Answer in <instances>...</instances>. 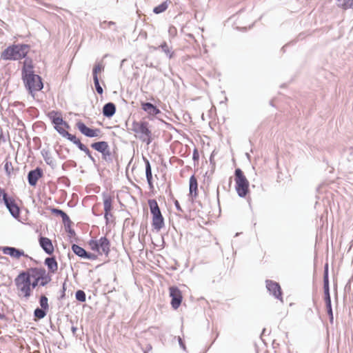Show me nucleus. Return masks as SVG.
Returning a JSON list of instances; mask_svg holds the SVG:
<instances>
[{
	"mask_svg": "<svg viewBox=\"0 0 353 353\" xmlns=\"http://www.w3.org/2000/svg\"><path fill=\"white\" fill-rule=\"evenodd\" d=\"M28 59H26L23 65V72L26 73V87L29 90L32 95H34V92H38L43 88V83L41 78L33 74L32 69L33 68L31 63L27 64ZM30 63H32L30 61Z\"/></svg>",
	"mask_w": 353,
	"mask_h": 353,
	"instance_id": "f257e3e1",
	"label": "nucleus"
},
{
	"mask_svg": "<svg viewBox=\"0 0 353 353\" xmlns=\"http://www.w3.org/2000/svg\"><path fill=\"white\" fill-rule=\"evenodd\" d=\"M46 273L45 270L39 268L29 269L26 273L23 272V291L25 296L30 295L31 288H34L40 279H43Z\"/></svg>",
	"mask_w": 353,
	"mask_h": 353,
	"instance_id": "f03ea898",
	"label": "nucleus"
},
{
	"mask_svg": "<svg viewBox=\"0 0 353 353\" xmlns=\"http://www.w3.org/2000/svg\"><path fill=\"white\" fill-rule=\"evenodd\" d=\"M132 130L135 136L148 145L152 142V132L149 128V123L146 121H134L132 124Z\"/></svg>",
	"mask_w": 353,
	"mask_h": 353,
	"instance_id": "7ed1b4c3",
	"label": "nucleus"
},
{
	"mask_svg": "<svg viewBox=\"0 0 353 353\" xmlns=\"http://www.w3.org/2000/svg\"><path fill=\"white\" fill-rule=\"evenodd\" d=\"M150 212L152 215V225L157 231H159L164 226V219L155 199L148 201Z\"/></svg>",
	"mask_w": 353,
	"mask_h": 353,
	"instance_id": "20e7f679",
	"label": "nucleus"
},
{
	"mask_svg": "<svg viewBox=\"0 0 353 353\" xmlns=\"http://www.w3.org/2000/svg\"><path fill=\"white\" fill-rule=\"evenodd\" d=\"M235 183L237 194L241 197H244L249 192V181L239 168L235 170Z\"/></svg>",
	"mask_w": 353,
	"mask_h": 353,
	"instance_id": "39448f33",
	"label": "nucleus"
},
{
	"mask_svg": "<svg viewBox=\"0 0 353 353\" xmlns=\"http://www.w3.org/2000/svg\"><path fill=\"white\" fill-rule=\"evenodd\" d=\"M89 248L99 255H108L110 252V243L105 237H101L99 239H92L88 242Z\"/></svg>",
	"mask_w": 353,
	"mask_h": 353,
	"instance_id": "423d86ee",
	"label": "nucleus"
},
{
	"mask_svg": "<svg viewBox=\"0 0 353 353\" xmlns=\"http://www.w3.org/2000/svg\"><path fill=\"white\" fill-rule=\"evenodd\" d=\"M22 57V46L12 45L6 48L1 54L3 60H19Z\"/></svg>",
	"mask_w": 353,
	"mask_h": 353,
	"instance_id": "0eeeda50",
	"label": "nucleus"
},
{
	"mask_svg": "<svg viewBox=\"0 0 353 353\" xmlns=\"http://www.w3.org/2000/svg\"><path fill=\"white\" fill-rule=\"evenodd\" d=\"M48 117L54 123L56 130L63 134L65 132V128H68V125L63 120L61 114L59 112L51 111L48 113Z\"/></svg>",
	"mask_w": 353,
	"mask_h": 353,
	"instance_id": "6e6552de",
	"label": "nucleus"
},
{
	"mask_svg": "<svg viewBox=\"0 0 353 353\" xmlns=\"http://www.w3.org/2000/svg\"><path fill=\"white\" fill-rule=\"evenodd\" d=\"M170 296L171 297V305L176 310L179 307L183 301V296L181 291L174 286H172L169 288Z\"/></svg>",
	"mask_w": 353,
	"mask_h": 353,
	"instance_id": "1a4fd4ad",
	"label": "nucleus"
},
{
	"mask_svg": "<svg viewBox=\"0 0 353 353\" xmlns=\"http://www.w3.org/2000/svg\"><path fill=\"white\" fill-rule=\"evenodd\" d=\"M113 196L108 193L103 194V208H104V218L106 221V224L109 222L110 216H112L111 211L113 209L112 202Z\"/></svg>",
	"mask_w": 353,
	"mask_h": 353,
	"instance_id": "9d476101",
	"label": "nucleus"
},
{
	"mask_svg": "<svg viewBox=\"0 0 353 353\" xmlns=\"http://www.w3.org/2000/svg\"><path fill=\"white\" fill-rule=\"evenodd\" d=\"M79 130L85 136L88 137H97L101 134V131L99 128H90L81 121L77 123Z\"/></svg>",
	"mask_w": 353,
	"mask_h": 353,
	"instance_id": "9b49d317",
	"label": "nucleus"
},
{
	"mask_svg": "<svg viewBox=\"0 0 353 353\" xmlns=\"http://www.w3.org/2000/svg\"><path fill=\"white\" fill-rule=\"evenodd\" d=\"M266 288L270 293L275 298L283 301L281 288L278 283L271 280H267Z\"/></svg>",
	"mask_w": 353,
	"mask_h": 353,
	"instance_id": "f8f14e48",
	"label": "nucleus"
},
{
	"mask_svg": "<svg viewBox=\"0 0 353 353\" xmlns=\"http://www.w3.org/2000/svg\"><path fill=\"white\" fill-rule=\"evenodd\" d=\"M39 241L40 246L47 254L50 255L53 254L54 248L49 238L41 236L39 238Z\"/></svg>",
	"mask_w": 353,
	"mask_h": 353,
	"instance_id": "ddd939ff",
	"label": "nucleus"
},
{
	"mask_svg": "<svg viewBox=\"0 0 353 353\" xmlns=\"http://www.w3.org/2000/svg\"><path fill=\"white\" fill-rule=\"evenodd\" d=\"M141 109L149 116H156L161 113L160 110L152 103L149 102H141Z\"/></svg>",
	"mask_w": 353,
	"mask_h": 353,
	"instance_id": "4468645a",
	"label": "nucleus"
},
{
	"mask_svg": "<svg viewBox=\"0 0 353 353\" xmlns=\"http://www.w3.org/2000/svg\"><path fill=\"white\" fill-rule=\"evenodd\" d=\"M91 147L95 150L102 153L104 155L110 154L109 145L105 141H99L94 143L91 145Z\"/></svg>",
	"mask_w": 353,
	"mask_h": 353,
	"instance_id": "2eb2a0df",
	"label": "nucleus"
},
{
	"mask_svg": "<svg viewBox=\"0 0 353 353\" xmlns=\"http://www.w3.org/2000/svg\"><path fill=\"white\" fill-rule=\"evenodd\" d=\"M189 195L192 198H196L198 196V182L194 175L190 178Z\"/></svg>",
	"mask_w": 353,
	"mask_h": 353,
	"instance_id": "dca6fc26",
	"label": "nucleus"
},
{
	"mask_svg": "<svg viewBox=\"0 0 353 353\" xmlns=\"http://www.w3.org/2000/svg\"><path fill=\"white\" fill-rule=\"evenodd\" d=\"M44 264L47 266L49 273L54 274L57 272L58 263L54 257L46 258Z\"/></svg>",
	"mask_w": 353,
	"mask_h": 353,
	"instance_id": "f3484780",
	"label": "nucleus"
},
{
	"mask_svg": "<svg viewBox=\"0 0 353 353\" xmlns=\"http://www.w3.org/2000/svg\"><path fill=\"white\" fill-rule=\"evenodd\" d=\"M42 176V172L40 169H36L32 170L29 172L28 179V182L31 185H35L37 183V181Z\"/></svg>",
	"mask_w": 353,
	"mask_h": 353,
	"instance_id": "a211bd4d",
	"label": "nucleus"
},
{
	"mask_svg": "<svg viewBox=\"0 0 353 353\" xmlns=\"http://www.w3.org/2000/svg\"><path fill=\"white\" fill-rule=\"evenodd\" d=\"M72 251L79 256L85 259H92L93 255L90 253H88L83 248L78 245L74 244L72 246Z\"/></svg>",
	"mask_w": 353,
	"mask_h": 353,
	"instance_id": "6ab92c4d",
	"label": "nucleus"
},
{
	"mask_svg": "<svg viewBox=\"0 0 353 353\" xmlns=\"http://www.w3.org/2000/svg\"><path fill=\"white\" fill-rule=\"evenodd\" d=\"M5 204L13 216L17 217L19 216V208L17 205L14 200L9 199L8 201H6Z\"/></svg>",
	"mask_w": 353,
	"mask_h": 353,
	"instance_id": "aec40b11",
	"label": "nucleus"
},
{
	"mask_svg": "<svg viewBox=\"0 0 353 353\" xmlns=\"http://www.w3.org/2000/svg\"><path fill=\"white\" fill-rule=\"evenodd\" d=\"M116 112V106L113 103H108L103 108V114L105 117H111Z\"/></svg>",
	"mask_w": 353,
	"mask_h": 353,
	"instance_id": "412c9836",
	"label": "nucleus"
},
{
	"mask_svg": "<svg viewBox=\"0 0 353 353\" xmlns=\"http://www.w3.org/2000/svg\"><path fill=\"white\" fill-rule=\"evenodd\" d=\"M143 159H144V161L145 163L146 179H147L149 186L152 188H153V183H152L153 179H152L151 165H150L149 161L147 159L143 158Z\"/></svg>",
	"mask_w": 353,
	"mask_h": 353,
	"instance_id": "4be33fe9",
	"label": "nucleus"
},
{
	"mask_svg": "<svg viewBox=\"0 0 353 353\" xmlns=\"http://www.w3.org/2000/svg\"><path fill=\"white\" fill-rule=\"evenodd\" d=\"M3 252L5 254L10 255L14 258L19 259L21 253L14 248L6 247L3 248Z\"/></svg>",
	"mask_w": 353,
	"mask_h": 353,
	"instance_id": "5701e85b",
	"label": "nucleus"
},
{
	"mask_svg": "<svg viewBox=\"0 0 353 353\" xmlns=\"http://www.w3.org/2000/svg\"><path fill=\"white\" fill-rule=\"evenodd\" d=\"M339 7L343 10H353V0H337Z\"/></svg>",
	"mask_w": 353,
	"mask_h": 353,
	"instance_id": "b1692460",
	"label": "nucleus"
},
{
	"mask_svg": "<svg viewBox=\"0 0 353 353\" xmlns=\"http://www.w3.org/2000/svg\"><path fill=\"white\" fill-rule=\"evenodd\" d=\"M104 70V66L102 63H99L94 65L93 70H92V74H93V79L99 78L98 75L100 74Z\"/></svg>",
	"mask_w": 353,
	"mask_h": 353,
	"instance_id": "393cba45",
	"label": "nucleus"
},
{
	"mask_svg": "<svg viewBox=\"0 0 353 353\" xmlns=\"http://www.w3.org/2000/svg\"><path fill=\"white\" fill-rule=\"evenodd\" d=\"M168 8V4L167 1H165L162 3H161L160 5H159L158 6L155 7L153 10V12L155 14H160V13L165 11Z\"/></svg>",
	"mask_w": 353,
	"mask_h": 353,
	"instance_id": "a878e982",
	"label": "nucleus"
},
{
	"mask_svg": "<svg viewBox=\"0 0 353 353\" xmlns=\"http://www.w3.org/2000/svg\"><path fill=\"white\" fill-rule=\"evenodd\" d=\"M46 310H44L43 308H41V309L37 308L34 310V316H35V317L39 319L44 318L46 314Z\"/></svg>",
	"mask_w": 353,
	"mask_h": 353,
	"instance_id": "bb28decb",
	"label": "nucleus"
},
{
	"mask_svg": "<svg viewBox=\"0 0 353 353\" xmlns=\"http://www.w3.org/2000/svg\"><path fill=\"white\" fill-rule=\"evenodd\" d=\"M48 298L46 296H41L40 298V305L41 308L48 310L49 308Z\"/></svg>",
	"mask_w": 353,
	"mask_h": 353,
	"instance_id": "cd10ccee",
	"label": "nucleus"
},
{
	"mask_svg": "<svg viewBox=\"0 0 353 353\" xmlns=\"http://www.w3.org/2000/svg\"><path fill=\"white\" fill-rule=\"evenodd\" d=\"M76 299L81 301V302H84L85 301V299H86V296H85V293L83 291V290H77V292H76Z\"/></svg>",
	"mask_w": 353,
	"mask_h": 353,
	"instance_id": "c85d7f7f",
	"label": "nucleus"
},
{
	"mask_svg": "<svg viewBox=\"0 0 353 353\" xmlns=\"http://www.w3.org/2000/svg\"><path fill=\"white\" fill-rule=\"evenodd\" d=\"M323 285H329L328 263H325L324 267Z\"/></svg>",
	"mask_w": 353,
	"mask_h": 353,
	"instance_id": "c756f323",
	"label": "nucleus"
},
{
	"mask_svg": "<svg viewBox=\"0 0 353 353\" xmlns=\"http://www.w3.org/2000/svg\"><path fill=\"white\" fill-rule=\"evenodd\" d=\"M94 80V86H95V88H96V90L97 92L99 94H103V88H101V86L99 84V78H95V79H93Z\"/></svg>",
	"mask_w": 353,
	"mask_h": 353,
	"instance_id": "7c9ffc66",
	"label": "nucleus"
},
{
	"mask_svg": "<svg viewBox=\"0 0 353 353\" xmlns=\"http://www.w3.org/2000/svg\"><path fill=\"white\" fill-rule=\"evenodd\" d=\"M62 221L65 225H67L68 226L71 224V220L70 219L69 216L67 215V214L65 212L61 216Z\"/></svg>",
	"mask_w": 353,
	"mask_h": 353,
	"instance_id": "2f4dec72",
	"label": "nucleus"
},
{
	"mask_svg": "<svg viewBox=\"0 0 353 353\" xmlns=\"http://www.w3.org/2000/svg\"><path fill=\"white\" fill-rule=\"evenodd\" d=\"M10 198L7 197L6 194L5 193V191L3 189L0 188V203L4 202L6 203V201H8Z\"/></svg>",
	"mask_w": 353,
	"mask_h": 353,
	"instance_id": "473e14b6",
	"label": "nucleus"
},
{
	"mask_svg": "<svg viewBox=\"0 0 353 353\" xmlns=\"http://www.w3.org/2000/svg\"><path fill=\"white\" fill-rule=\"evenodd\" d=\"M114 25H115V23L114 21H104L101 23V27L102 28H110L111 26H114Z\"/></svg>",
	"mask_w": 353,
	"mask_h": 353,
	"instance_id": "72a5a7b5",
	"label": "nucleus"
},
{
	"mask_svg": "<svg viewBox=\"0 0 353 353\" xmlns=\"http://www.w3.org/2000/svg\"><path fill=\"white\" fill-rule=\"evenodd\" d=\"M324 299H325V301L326 307L332 306L330 293L324 294Z\"/></svg>",
	"mask_w": 353,
	"mask_h": 353,
	"instance_id": "f704fd0d",
	"label": "nucleus"
},
{
	"mask_svg": "<svg viewBox=\"0 0 353 353\" xmlns=\"http://www.w3.org/2000/svg\"><path fill=\"white\" fill-rule=\"evenodd\" d=\"M192 159L194 161H196V162L199 161V151L196 148H194V150H193Z\"/></svg>",
	"mask_w": 353,
	"mask_h": 353,
	"instance_id": "c9c22d12",
	"label": "nucleus"
},
{
	"mask_svg": "<svg viewBox=\"0 0 353 353\" xmlns=\"http://www.w3.org/2000/svg\"><path fill=\"white\" fill-rule=\"evenodd\" d=\"M65 133H66V134H67V135H68V139H69L70 141H72L73 143H74L75 144H77V141H80L79 139H77V138L76 137V136L72 135V134H69V133H68V132H67L66 131H65Z\"/></svg>",
	"mask_w": 353,
	"mask_h": 353,
	"instance_id": "e433bc0d",
	"label": "nucleus"
},
{
	"mask_svg": "<svg viewBox=\"0 0 353 353\" xmlns=\"http://www.w3.org/2000/svg\"><path fill=\"white\" fill-rule=\"evenodd\" d=\"M51 212L55 215H59L61 216L65 212L62 211L61 210L57 209V208H52L51 209Z\"/></svg>",
	"mask_w": 353,
	"mask_h": 353,
	"instance_id": "4c0bfd02",
	"label": "nucleus"
},
{
	"mask_svg": "<svg viewBox=\"0 0 353 353\" xmlns=\"http://www.w3.org/2000/svg\"><path fill=\"white\" fill-rule=\"evenodd\" d=\"M327 314L330 316V321L331 323H333L334 316H333L332 306L327 307Z\"/></svg>",
	"mask_w": 353,
	"mask_h": 353,
	"instance_id": "58836bf2",
	"label": "nucleus"
},
{
	"mask_svg": "<svg viewBox=\"0 0 353 353\" xmlns=\"http://www.w3.org/2000/svg\"><path fill=\"white\" fill-rule=\"evenodd\" d=\"M77 145H78L79 148L81 150L83 151V150H85V149L87 148V146H86V145H85L84 144H83V143L81 142V141H77Z\"/></svg>",
	"mask_w": 353,
	"mask_h": 353,
	"instance_id": "ea45409f",
	"label": "nucleus"
},
{
	"mask_svg": "<svg viewBox=\"0 0 353 353\" xmlns=\"http://www.w3.org/2000/svg\"><path fill=\"white\" fill-rule=\"evenodd\" d=\"M22 279V273L19 274L17 277L15 282L17 285H19Z\"/></svg>",
	"mask_w": 353,
	"mask_h": 353,
	"instance_id": "a19ab883",
	"label": "nucleus"
},
{
	"mask_svg": "<svg viewBox=\"0 0 353 353\" xmlns=\"http://www.w3.org/2000/svg\"><path fill=\"white\" fill-rule=\"evenodd\" d=\"M174 205H175V207H176V210L178 211H180V212L183 211V210H182V208H181V205H180V204H179V201L177 200L174 201Z\"/></svg>",
	"mask_w": 353,
	"mask_h": 353,
	"instance_id": "79ce46f5",
	"label": "nucleus"
},
{
	"mask_svg": "<svg viewBox=\"0 0 353 353\" xmlns=\"http://www.w3.org/2000/svg\"><path fill=\"white\" fill-rule=\"evenodd\" d=\"M324 294L330 293L329 285H323Z\"/></svg>",
	"mask_w": 353,
	"mask_h": 353,
	"instance_id": "37998d69",
	"label": "nucleus"
},
{
	"mask_svg": "<svg viewBox=\"0 0 353 353\" xmlns=\"http://www.w3.org/2000/svg\"><path fill=\"white\" fill-rule=\"evenodd\" d=\"M161 48L163 49V50L165 52H167V51L168 52L169 51L168 50V46H167V44L165 43L164 44L161 45Z\"/></svg>",
	"mask_w": 353,
	"mask_h": 353,
	"instance_id": "c03bdc74",
	"label": "nucleus"
},
{
	"mask_svg": "<svg viewBox=\"0 0 353 353\" xmlns=\"http://www.w3.org/2000/svg\"><path fill=\"white\" fill-rule=\"evenodd\" d=\"M83 152H84L86 154H88V155H89V156L90 155V152L89 149L88 148V147L85 149V150H83Z\"/></svg>",
	"mask_w": 353,
	"mask_h": 353,
	"instance_id": "a18cd8bd",
	"label": "nucleus"
},
{
	"mask_svg": "<svg viewBox=\"0 0 353 353\" xmlns=\"http://www.w3.org/2000/svg\"><path fill=\"white\" fill-rule=\"evenodd\" d=\"M5 168L8 174H10V172L8 171L9 167H8V163H6L5 165Z\"/></svg>",
	"mask_w": 353,
	"mask_h": 353,
	"instance_id": "49530a36",
	"label": "nucleus"
},
{
	"mask_svg": "<svg viewBox=\"0 0 353 353\" xmlns=\"http://www.w3.org/2000/svg\"><path fill=\"white\" fill-rule=\"evenodd\" d=\"M63 290H65V284H63Z\"/></svg>",
	"mask_w": 353,
	"mask_h": 353,
	"instance_id": "de8ad7c7",
	"label": "nucleus"
}]
</instances>
